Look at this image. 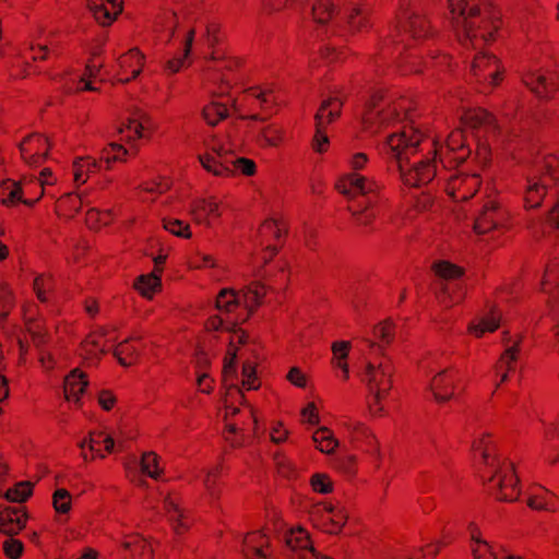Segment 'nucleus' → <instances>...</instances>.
Masks as SVG:
<instances>
[{"label": "nucleus", "mask_w": 559, "mask_h": 559, "mask_svg": "<svg viewBox=\"0 0 559 559\" xmlns=\"http://www.w3.org/2000/svg\"><path fill=\"white\" fill-rule=\"evenodd\" d=\"M413 116L409 98H396L378 90L365 105L360 117L361 132L374 135L384 128L397 127L383 142V152L395 159L397 165L425 151L439 155L444 168L455 167L469 157L462 131L453 130L445 138L439 134L427 135L414 124Z\"/></svg>", "instance_id": "nucleus-1"}, {"label": "nucleus", "mask_w": 559, "mask_h": 559, "mask_svg": "<svg viewBox=\"0 0 559 559\" xmlns=\"http://www.w3.org/2000/svg\"><path fill=\"white\" fill-rule=\"evenodd\" d=\"M399 27L403 32L399 39H392L399 51V67L402 74L420 73L429 66L442 69L450 64L448 55H433L435 51L425 47H415L417 43L431 35L430 23L423 12L419 0H399Z\"/></svg>", "instance_id": "nucleus-2"}, {"label": "nucleus", "mask_w": 559, "mask_h": 559, "mask_svg": "<svg viewBox=\"0 0 559 559\" xmlns=\"http://www.w3.org/2000/svg\"><path fill=\"white\" fill-rule=\"evenodd\" d=\"M236 383H238V378L236 377ZM240 394H242V390L251 391L258 390L261 386V379L257 373V364L253 361H246L242 365L241 370V388L237 384ZM224 390L226 388L223 385ZM226 392L224 393L223 403H224V431L223 436L226 442H228L233 448H240L248 443L250 437L257 433L258 429V419L255 413L252 408H243L235 406V403H241L243 400V395L241 397L229 396L228 403L226 405Z\"/></svg>", "instance_id": "nucleus-3"}, {"label": "nucleus", "mask_w": 559, "mask_h": 559, "mask_svg": "<svg viewBox=\"0 0 559 559\" xmlns=\"http://www.w3.org/2000/svg\"><path fill=\"white\" fill-rule=\"evenodd\" d=\"M311 19L337 36H354L371 27L368 10L345 0H316L311 7Z\"/></svg>", "instance_id": "nucleus-4"}, {"label": "nucleus", "mask_w": 559, "mask_h": 559, "mask_svg": "<svg viewBox=\"0 0 559 559\" xmlns=\"http://www.w3.org/2000/svg\"><path fill=\"white\" fill-rule=\"evenodd\" d=\"M204 151L199 154L202 167L217 177H231L236 174L246 177L257 173L255 162L247 157H236L235 146L218 135L207 138L203 143Z\"/></svg>", "instance_id": "nucleus-5"}, {"label": "nucleus", "mask_w": 559, "mask_h": 559, "mask_svg": "<svg viewBox=\"0 0 559 559\" xmlns=\"http://www.w3.org/2000/svg\"><path fill=\"white\" fill-rule=\"evenodd\" d=\"M207 51H204L203 75L206 81H221L229 86V75H233L242 64V60L226 51L223 47V34L216 22H209L202 36Z\"/></svg>", "instance_id": "nucleus-6"}, {"label": "nucleus", "mask_w": 559, "mask_h": 559, "mask_svg": "<svg viewBox=\"0 0 559 559\" xmlns=\"http://www.w3.org/2000/svg\"><path fill=\"white\" fill-rule=\"evenodd\" d=\"M155 31L159 33L160 40L178 43L180 51L169 57L163 66L167 75H174L192 64L191 49L194 41L195 28L178 25L175 12H165L156 19Z\"/></svg>", "instance_id": "nucleus-7"}, {"label": "nucleus", "mask_w": 559, "mask_h": 559, "mask_svg": "<svg viewBox=\"0 0 559 559\" xmlns=\"http://www.w3.org/2000/svg\"><path fill=\"white\" fill-rule=\"evenodd\" d=\"M394 367L391 360L382 356L379 360H368L362 372L366 384L367 408L373 418L386 415V405L393 388Z\"/></svg>", "instance_id": "nucleus-8"}, {"label": "nucleus", "mask_w": 559, "mask_h": 559, "mask_svg": "<svg viewBox=\"0 0 559 559\" xmlns=\"http://www.w3.org/2000/svg\"><path fill=\"white\" fill-rule=\"evenodd\" d=\"M266 293L267 287L260 282H252L240 292L223 288L216 296L215 306L218 312L239 325L262 304Z\"/></svg>", "instance_id": "nucleus-9"}, {"label": "nucleus", "mask_w": 559, "mask_h": 559, "mask_svg": "<svg viewBox=\"0 0 559 559\" xmlns=\"http://www.w3.org/2000/svg\"><path fill=\"white\" fill-rule=\"evenodd\" d=\"M282 92L271 85L253 86L245 90L231 100L233 112L239 119L264 121L259 110L270 112L277 110L284 104Z\"/></svg>", "instance_id": "nucleus-10"}, {"label": "nucleus", "mask_w": 559, "mask_h": 559, "mask_svg": "<svg viewBox=\"0 0 559 559\" xmlns=\"http://www.w3.org/2000/svg\"><path fill=\"white\" fill-rule=\"evenodd\" d=\"M559 183V157L547 154L533 167L526 180L524 202L528 209L540 206L548 190Z\"/></svg>", "instance_id": "nucleus-11"}, {"label": "nucleus", "mask_w": 559, "mask_h": 559, "mask_svg": "<svg viewBox=\"0 0 559 559\" xmlns=\"http://www.w3.org/2000/svg\"><path fill=\"white\" fill-rule=\"evenodd\" d=\"M487 490L497 500L504 502L516 501L521 495V486L515 465L510 459L500 461L489 467H484L480 474Z\"/></svg>", "instance_id": "nucleus-12"}, {"label": "nucleus", "mask_w": 559, "mask_h": 559, "mask_svg": "<svg viewBox=\"0 0 559 559\" xmlns=\"http://www.w3.org/2000/svg\"><path fill=\"white\" fill-rule=\"evenodd\" d=\"M511 213L502 200L492 190L486 188V199L474 222V231L478 235L509 226Z\"/></svg>", "instance_id": "nucleus-13"}, {"label": "nucleus", "mask_w": 559, "mask_h": 559, "mask_svg": "<svg viewBox=\"0 0 559 559\" xmlns=\"http://www.w3.org/2000/svg\"><path fill=\"white\" fill-rule=\"evenodd\" d=\"M344 100L340 96H332L324 99L316 116V131L311 139V148L314 153L324 154L330 148V138L325 131L326 127L334 122L340 116Z\"/></svg>", "instance_id": "nucleus-14"}, {"label": "nucleus", "mask_w": 559, "mask_h": 559, "mask_svg": "<svg viewBox=\"0 0 559 559\" xmlns=\"http://www.w3.org/2000/svg\"><path fill=\"white\" fill-rule=\"evenodd\" d=\"M417 155L420 156L411 164L409 160L399 164L403 183L414 188L429 183L437 176L438 163L442 165L439 155L428 154V151Z\"/></svg>", "instance_id": "nucleus-15"}, {"label": "nucleus", "mask_w": 559, "mask_h": 559, "mask_svg": "<svg viewBox=\"0 0 559 559\" xmlns=\"http://www.w3.org/2000/svg\"><path fill=\"white\" fill-rule=\"evenodd\" d=\"M309 514L313 525L328 534L341 533L348 520L346 508L332 501L314 503Z\"/></svg>", "instance_id": "nucleus-16"}, {"label": "nucleus", "mask_w": 559, "mask_h": 559, "mask_svg": "<svg viewBox=\"0 0 559 559\" xmlns=\"http://www.w3.org/2000/svg\"><path fill=\"white\" fill-rule=\"evenodd\" d=\"M525 86L540 99H550L559 90V71L555 63L537 64L523 75Z\"/></svg>", "instance_id": "nucleus-17"}, {"label": "nucleus", "mask_w": 559, "mask_h": 559, "mask_svg": "<svg viewBox=\"0 0 559 559\" xmlns=\"http://www.w3.org/2000/svg\"><path fill=\"white\" fill-rule=\"evenodd\" d=\"M227 209L223 199L216 195H202L191 200L189 214L195 225L212 228L217 225Z\"/></svg>", "instance_id": "nucleus-18"}, {"label": "nucleus", "mask_w": 559, "mask_h": 559, "mask_svg": "<svg viewBox=\"0 0 559 559\" xmlns=\"http://www.w3.org/2000/svg\"><path fill=\"white\" fill-rule=\"evenodd\" d=\"M471 73L476 83L480 84L483 91L486 92L502 82L504 67L495 55L481 52L475 56Z\"/></svg>", "instance_id": "nucleus-19"}, {"label": "nucleus", "mask_w": 559, "mask_h": 559, "mask_svg": "<svg viewBox=\"0 0 559 559\" xmlns=\"http://www.w3.org/2000/svg\"><path fill=\"white\" fill-rule=\"evenodd\" d=\"M428 391L438 404L455 400L461 393L460 371L451 366L435 373L429 381Z\"/></svg>", "instance_id": "nucleus-20"}, {"label": "nucleus", "mask_w": 559, "mask_h": 559, "mask_svg": "<svg viewBox=\"0 0 559 559\" xmlns=\"http://www.w3.org/2000/svg\"><path fill=\"white\" fill-rule=\"evenodd\" d=\"M335 189L344 197L355 199L377 195L381 191L382 185L374 177L357 171H346L337 178Z\"/></svg>", "instance_id": "nucleus-21"}, {"label": "nucleus", "mask_w": 559, "mask_h": 559, "mask_svg": "<svg viewBox=\"0 0 559 559\" xmlns=\"http://www.w3.org/2000/svg\"><path fill=\"white\" fill-rule=\"evenodd\" d=\"M341 427L354 449L374 456L377 460L381 459L379 441L365 423L347 418L341 423Z\"/></svg>", "instance_id": "nucleus-22"}, {"label": "nucleus", "mask_w": 559, "mask_h": 559, "mask_svg": "<svg viewBox=\"0 0 559 559\" xmlns=\"http://www.w3.org/2000/svg\"><path fill=\"white\" fill-rule=\"evenodd\" d=\"M231 336L229 340V347L224 358L222 371V384L226 388V404L229 396L241 397L240 391L236 383V345L246 343L247 334L240 328L235 326L230 331Z\"/></svg>", "instance_id": "nucleus-23"}, {"label": "nucleus", "mask_w": 559, "mask_h": 559, "mask_svg": "<svg viewBox=\"0 0 559 559\" xmlns=\"http://www.w3.org/2000/svg\"><path fill=\"white\" fill-rule=\"evenodd\" d=\"M233 81V75H229V86H227L226 83H222L221 81L210 82L203 78L205 86L209 84L218 85L217 91L213 92V98L206 103L201 110V117L207 126L215 127L227 119L230 115H234L231 103L228 104L221 99V97H223L231 87Z\"/></svg>", "instance_id": "nucleus-24"}, {"label": "nucleus", "mask_w": 559, "mask_h": 559, "mask_svg": "<svg viewBox=\"0 0 559 559\" xmlns=\"http://www.w3.org/2000/svg\"><path fill=\"white\" fill-rule=\"evenodd\" d=\"M540 423V457L545 464L555 466L559 464V413L549 419H539Z\"/></svg>", "instance_id": "nucleus-25"}, {"label": "nucleus", "mask_w": 559, "mask_h": 559, "mask_svg": "<svg viewBox=\"0 0 559 559\" xmlns=\"http://www.w3.org/2000/svg\"><path fill=\"white\" fill-rule=\"evenodd\" d=\"M79 447L85 462L105 459L115 450L122 449V444L119 441H115L110 435L104 431L91 432L87 438L79 443Z\"/></svg>", "instance_id": "nucleus-26"}, {"label": "nucleus", "mask_w": 559, "mask_h": 559, "mask_svg": "<svg viewBox=\"0 0 559 559\" xmlns=\"http://www.w3.org/2000/svg\"><path fill=\"white\" fill-rule=\"evenodd\" d=\"M287 234V223L283 218L265 219L259 228L260 245L264 246L263 259L271 260L278 251Z\"/></svg>", "instance_id": "nucleus-27"}, {"label": "nucleus", "mask_w": 559, "mask_h": 559, "mask_svg": "<svg viewBox=\"0 0 559 559\" xmlns=\"http://www.w3.org/2000/svg\"><path fill=\"white\" fill-rule=\"evenodd\" d=\"M480 186L481 179L478 174L460 173L448 179L445 192L454 202H465L476 194Z\"/></svg>", "instance_id": "nucleus-28"}, {"label": "nucleus", "mask_w": 559, "mask_h": 559, "mask_svg": "<svg viewBox=\"0 0 559 559\" xmlns=\"http://www.w3.org/2000/svg\"><path fill=\"white\" fill-rule=\"evenodd\" d=\"M468 533L472 542L471 548L475 559H520L519 557L511 556L502 545L497 543L490 544L484 539L477 524L471 523L468 525Z\"/></svg>", "instance_id": "nucleus-29"}, {"label": "nucleus", "mask_w": 559, "mask_h": 559, "mask_svg": "<svg viewBox=\"0 0 559 559\" xmlns=\"http://www.w3.org/2000/svg\"><path fill=\"white\" fill-rule=\"evenodd\" d=\"M461 127L456 130L462 131L465 144L471 148L469 142L466 136V130L484 132V134L493 133L497 129L495 118L483 108H469L464 110L460 118ZM472 150H469V153Z\"/></svg>", "instance_id": "nucleus-30"}, {"label": "nucleus", "mask_w": 559, "mask_h": 559, "mask_svg": "<svg viewBox=\"0 0 559 559\" xmlns=\"http://www.w3.org/2000/svg\"><path fill=\"white\" fill-rule=\"evenodd\" d=\"M115 341L114 330L107 328L95 330L82 342L80 355L86 360L98 359L112 347Z\"/></svg>", "instance_id": "nucleus-31"}, {"label": "nucleus", "mask_w": 559, "mask_h": 559, "mask_svg": "<svg viewBox=\"0 0 559 559\" xmlns=\"http://www.w3.org/2000/svg\"><path fill=\"white\" fill-rule=\"evenodd\" d=\"M154 120L144 112H136L129 117L119 128L121 139L128 142L148 140L155 131Z\"/></svg>", "instance_id": "nucleus-32"}, {"label": "nucleus", "mask_w": 559, "mask_h": 559, "mask_svg": "<svg viewBox=\"0 0 559 559\" xmlns=\"http://www.w3.org/2000/svg\"><path fill=\"white\" fill-rule=\"evenodd\" d=\"M90 380L87 374L80 368L71 370L63 380V394L68 403L75 408L83 406V399L87 393Z\"/></svg>", "instance_id": "nucleus-33"}, {"label": "nucleus", "mask_w": 559, "mask_h": 559, "mask_svg": "<svg viewBox=\"0 0 559 559\" xmlns=\"http://www.w3.org/2000/svg\"><path fill=\"white\" fill-rule=\"evenodd\" d=\"M243 559H272L274 548L271 536L265 531L248 533L243 538Z\"/></svg>", "instance_id": "nucleus-34"}, {"label": "nucleus", "mask_w": 559, "mask_h": 559, "mask_svg": "<svg viewBox=\"0 0 559 559\" xmlns=\"http://www.w3.org/2000/svg\"><path fill=\"white\" fill-rule=\"evenodd\" d=\"M289 139L287 127L282 121L264 123L254 136L255 144L261 148H278Z\"/></svg>", "instance_id": "nucleus-35"}, {"label": "nucleus", "mask_w": 559, "mask_h": 559, "mask_svg": "<svg viewBox=\"0 0 559 559\" xmlns=\"http://www.w3.org/2000/svg\"><path fill=\"white\" fill-rule=\"evenodd\" d=\"M120 548L126 559H154L153 543L138 533L124 535Z\"/></svg>", "instance_id": "nucleus-36"}, {"label": "nucleus", "mask_w": 559, "mask_h": 559, "mask_svg": "<svg viewBox=\"0 0 559 559\" xmlns=\"http://www.w3.org/2000/svg\"><path fill=\"white\" fill-rule=\"evenodd\" d=\"M526 503L535 511L559 512V496L540 485H533L528 488Z\"/></svg>", "instance_id": "nucleus-37"}, {"label": "nucleus", "mask_w": 559, "mask_h": 559, "mask_svg": "<svg viewBox=\"0 0 559 559\" xmlns=\"http://www.w3.org/2000/svg\"><path fill=\"white\" fill-rule=\"evenodd\" d=\"M473 450L476 455L480 456L484 467L492 466L507 459L499 453L497 439L488 431H481L476 436Z\"/></svg>", "instance_id": "nucleus-38"}, {"label": "nucleus", "mask_w": 559, "mask_h": 559, "mask_svg": "<svg viewBox=\"0 0 559 559\" xmlns=\"http://www.w3.org/2000/svg\"><path fill=\"white\" fill-rule=\"evenodd\" d=\"M521 338H516L511 345H507L493 368L495 386L498 389L508 381L509 373L514 370L515 361L520 353Z\"/></svg>", "instance_id": "nucleus-39"}, {"label": "nucleus", "mask_w": 559, "mask_h": 559, "mask_svg": "<svg viewBox=\"0 0 559 559\" xmlns=\"http://www.w3.org/2000/svg\"><path fill=\"white\" fill-rule=\"evenodd\" d=\"M118 66L117 80L122 83L130 82L141 73L144 55L138 48H132L119 57Z\"/></svg>", "instance_id": "nucleus-40"}, {"label": "nucleus", "mask_w": 559, "mask_h": 559, "mask_svg": "<svg viewBox=\"0 0 559 559\" xmlns=\"http://www.w3.org/2000/svg\"><path fill=\"white\" fill-rule=\"evenodd\" d=\"M122 0H87V5L95 21L103 25H111L122 12Z\"/></svg>", "instance_id": "nucleus-41"}, {"label": "nucleus", "mask_w": 559, "mask_h": 559, "mask_svg": "<svg viewBox=\"0 0 559 559\" xmlns=\"http://www.w3.org/2000/svg\"><path fill=\"white\" fill-rule=\"evenodd\" d=\"M143 348L142 336L132 335L116 345L114 355L121 366L129 367L138 362Z\"/></svg>", "instance_id": "nucleus-42"}, {"label": "nucleus", "mask_w": 559, "mask_h": 559, "mask_svg": "<svg viewBox=\"0 0 559 559\" xmlns=\"http://www.w3.org/2000/svg\"><path fill=\"white\" fill-rule=\"evenodd\" d=\"M352 350V343L349 341H334L331 344V367L335 371L336 378L341 381H348L349 373V365H348V356Z\"/></svg>", "instance_id": "nucleus-43"}, {"label": "nucleus", "mask_w": 559, "mask_h": 559, "mask_svg": "<svg viewBox=\"0 0 559 559\" xmlns=\"http://www.w3.org/2000/svg\"><path fill=\"white\" fill-rule=\"evenodd\" d=\"M286 544L293 551H299L298 559H312L318 551L312 545L309 532L304 527L292 528L286 535Z\"/></svg>", "instance_id": "nucleus-44"}, {"label": "nucleus", "mask_w": 559, "mask_h": 559, "mask_svg": "<svg viewBox=\"0 0 559 559\" xmlns=\"http://www.w3.org/2000/svg\"><path fill=\"white\" fill-rule=\"evenodd\" d=\"M0 199L1 203L9 206L19 202L29 204L27 200L22 199L21 185L5 175L3 159L0 157Z\"/></svg>", "instance_id": "nucleus-45"}, {"label": "nucleus", "mask_w": 559, "mask_h": 559, "mask_svg": "<svg viewBox=\"0 0 559 559\" xmlns=\"http://www.w3.org/2000/svg\"><path fill=\"white\" fill-rule=\"evenodd\" d=\"M377 203L371 199H367L360 203H352L347 206V211L350 213L353 222L356 226L362 228H371L378 212L376 209Z\"/></svg>", "instance_id": "nucleus-46"}, {"label": "nucleus", "mask_w": 559, "mask_h": 559, "mask_svg": "<svg viewBox=\"0 0 559 559\" xmlns=\"http://www.w3.org/2000/svg\"><path fill=\"white\" fill-rule=\"evenodd\" d=\"M26 514L21 506L0 510V531L8 535L17 534L25 525Z\"/></svg>", "instance_id": "nucleus-47"}, {"label": "nucleus", "mask_w": 559, "mask_h": 559, "mask_svg": "<svg viewBox=\"0 0 559 559\" xmlns=\"http://www.w3.org/2000/svg\"><path fill=\"white\" fill-rule=\"evenodd\" d=\"M501 312L492 308L488 313L472 320L467 326V332L474 337H483L486 333H492L500 326Z\"/></svg>", "instance_id": "nucleus-48"}, {"label": "nucleus", "mask_w": 559, "mask_h": 559, "mask_svg": "<svg viewBox=\"0 0 559 559\" xmlns=\"http://www.w3.org/2000/svg\"><path fill=\"white\" fill-rule=\"evenodd\" d=\"M186 265L191 271L221 269L219 260L214 254L203 251L200 247H195L187 253Z\"/></svg>", "instance_id": "nucleus-49"}, {"label": "nucleus", "mask_w": 559, "mask_h": 559, "mask_svg": "<svg viewBox=\"0 0 559 559\" xmlns=\"http://www.w3.org/2000/svg\"><path fill=\"white\" fill-rule=\"evenodd\" d=\"M100 169V163L92 156L75 157L72 163L73 181L76 186H82Z\"/></svg>", "instance_id": "nucleus-50"}, {"label": "nucleus", "mask_w": 559, "mask_h": 559, "mask_svg": "<svg viewBox=\"0 0 559 559\" xmlns=\"http://www.w3.org/2000/svg\"><path fill=\"white\" fill-rule=\"evenodd\" d=\"M164 508L173 523L175 532L177 534L186 532L190 525V521L180 506L179 498L177 496L166 497L164 500Z\"/></svg>", "instance_id": "nucleus-51"}, {"label": "nucleus", "mask_w": 559, "mask_h": 559, "mask_svg": "<svg viewBox=\"0 0 559 559\" xmlns=\"http://www.w3.org/2000/svg\"><path fill=\"white\" fill-rule=\"evenodd\" d=\"M88 194L66 193L62 195L56 205V212L59 216L70 218L73 217L84 204H88Z\"/></svg>", "instance_id": "nucleus-52"}, {"label": "nucleus", "mask_w": 559, "mask_h": 559, "mask_svg": "<svg viewBox=\"0 0 559 559\" xmlns=\"http://www.w3.org/2000/svg\"><path fill=\"white\" fill-rule=\"evenodd\" d=\"M133 288L143 298L151 300L162 290V276L154 272L141 274L134 280Z\"/></svg>", "instance_id": "nucleus-53"}, {"label": "nucleus", "mask_w": 559, "mask_h": 559, "mask_svg": "<svg viewBox=\"0 0 559 559\" xmlns=\"http://www.w3.org/2000/svg\"><path fill=\"white\" fill-rule=\"evenodd\" d=\"M312 442L318 451L324 454H332L340 445L334 431L329 427L317 428L311 436Z\"/></svg>", "instance_id": "nucleus-54"}, {"label": "nucleus", "mask_w": 559, "mask_h": 559, "mask_svg": "<svg viewBox=\"0 0 559 559\" xmlns=\"http://www.w3.org/2000/svg\"><path fill=\"white\" fill-rule=\"evenodd\" d=\"M431 270L436 277L445 283H456L455 281L464 274V270L461 266L447 260L435 261Z\"/></svg>", "instance_id": "nucleus-55"}, {"label": "nucleus", "mask_w": 559, "mask_h": 559, "mask_svg": "<svg viewBox=\"0 0 559 559\" xmlns=\"http://www.w3.org/2000/svg\"><path fill=\"white\" fill-rule=\"evenodd\" d=\"M542 290L549 294L552 298L559 299V263L550 262L544 272L542 280Z\"/></svg>", "instance_id": "nucleus-56"}, {"label": "nucleus", "mask_w": 559, "mask_h": 559, "mask_svg": "<svg viewBox=\"0 0 559 559\" xmlns=\"http://www.w3.org/2000/svg\"><path fill=\"white\" fill-rule=\"evenodd\" d=\"M443 546V542L437 540L419 548H407L399 555L397 559H433Z\"/></svg>", "instance_id": "nucleus-57"}, {"label": "nucleus", "mask_w": 559, "mask_h": 559, "mask_svg": "<svg viewBox=\"0 0 559 559\" xmlns=\"http://www.w3.org/2000/svg\"><path fill=\"white\" fill-rule=\"evenodd\" d=\"M465 297V289L460 283H444L438 293L439 301L445 307L461 302Z\"/></svg>", "instance_id": "nucleus-58"}, {"label": "nucleus", "mask_w": 559, "mask_h": 559, "mask_svg": "<svg viewBox=\"0 0 559 559\" xmlns=\"http://www.w3.org/2000/svg\"><path fill=\"white\" fill-rule=\"evenodd\" d=\"M129 152L126 147L118 143H110L102 150L99 163L100 166L105 165L106 169L111 167L116 162L127 160Z\"/></svg>", "instance_id": "nucleus-59"}, {"label": "nucleus", "mask_w": 559, "mask_h": 559, "mask_svg": "<svg viewBox=\"0 0 559 559\" xmlns=\"http://www.w3.org/2000/svg\"><path fill=\"white\" fill-rule=\"evenodd\" d=\"M141 471L153 479H158L164 472L160 457L153 451L144 452L141 457Z\"/></svg>", "instance_id": "nucleus-60"}, {"label": "nucleus", "mask_w": 559, "mask_h": 559, "mask_svg": "<svg viewBox=\"0 0 559 559\" xmlns=\"http://www.w3.org/2000/svg\"><path fill=\"white\" fill-rule=\"evenodd\" d=\"M162 222L164 229L169 234L182 239H190L192 237V229L187 221L174 217H164Z\"/></svg>", "instance_id": "nucleus-61"}, {"label": "nucleus", "mask_w": 559, "mask_h": 559, "mask_svg": "<svg viewBox=\"0 0 559 559\" xmlns=\"http://www.w3.org/2000/svg\"><path fill=\"white\" fill-rule=\"evenodd\" d=\"M309 485L316 493L329 495L334 491V481L328 473L318 472L312 474Z\"/></svg>", "instance_id": "nucleus-62"}, {"label": "nucleus", "mask_w": 559, "mask_h": 559, "mask_svg": "<svg viewBox=\"0 0 559 559\" xmlns=\"http://www.w3.org/2000/svg\"><path fill=\"white\" fill-rule=\"evenodd\" d=\"M395 334V328L392 321L384 320L377 324L373 329V337L379 342V347H382L384 345H389Z\"/></svg>", "instance_id": "nucleus-63"}, {"label": "nucleus", "mask_w": 559, "mask_h": 559, "mask_svg": "<svg viewBox=\"0 0 559 559\" xmlns=\"http://www.w3.org/2000/svg\"><path fill=\"white\" fill-rule=\"evenodd\" d=\"M52 507L59 514H68L72 508V496L66 488H58L52 493Z\"/></svg>", "instance_id": "nucleus-64"}]
</instances>
